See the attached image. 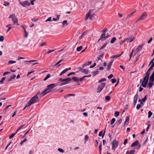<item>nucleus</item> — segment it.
Wrapping results in <instances>:
<instances>
[{
  "instance_id": "16",
  "label": "nucleus",
  "mask_w": 154,
  "mask_h": 154,
  "mask_svg": "<svg viewBox=\"0 0 154 154\" xmlns=\"http://www.w3.org/2000/svg\"><path fill=\"white\" fill-rule=\"evenodd\" d=\"M88 32V31H86L84 32L82 34V35L79 37V39H82V38L83 37V36L84 35H86L87 34Z\"/></svg>"
},
{
  "instance_id": "46",
  "label": "nucleus",
  "mask_w": 154,
  "mask_h": 154,
  "mask_svg": "<svg viewBox=\"0 0 154 154\" xmlns=\"http://www.w3.org/2000/svg\"><path fill=\"white\" fill-rule=\"evenodd\" d=\"M101 146H102V143H101H101H100V145H99V151H100V154H101Z\"/></svg>"
},
{
  "instance_id": "20",
  "label": "nucleus",
  "mask_w": 154,
  "mask_h": 154,
  "mask_svg": "<svg viewBox=\"0 0 154 154\" xmlns=\"http://www.w3.org/2000/svg\"><path fill=\"white\" fill-rule=\"evenodd\" d=\"M46 89L45 90L43 91L42 93L43 94V95L44 96L47 93H49L51 91H48Z\"/></svg>"
},
{
  "instance_id": "29",
  "label": "nucleus",
  "mask_w": 154,
  "mask_h": 154,
  "mask_svg": "<svg viewBox=\"0 0 154 154\" xmlns=\"http://www.w3.org/2000/svg\"><path fill=\"white\" fill-rule=\"evenodd\" d=\"M138 98V94H137L136 95H135L134 98V101H136L137 102V100Z\"/></svg>"
},
{
  "instance_id": "59",
  "label": "nucleus",
  "mask_w": 154,
  "mask_h": 154,
  "mask_svg": "<svg viewBox=\"0 0 154 154\" xmlns=\"http://www.w3.org/2000/svg\"><path fill=\"white\" fill-rule=\"evenodd\" d=\"M4 40V37L3 36H0V41L2 42Z\"/></svg>"
},
{
  "instance_id": "28",
  "label": "nucleus",
  "mask_w": 154,
  "mask_h": 154,
  "mask_svg": "<svg viewBox=\"0 0 154 154\" xmlns=\"http://www.w3.org/2000/svg\"><path fill=\"white\" fill-rule=\"evenodd\" d=\"M105 131H104V133H103V134L102 135V131H100L99 132V136H102V138H103L104 137V134H105Z\"/></svg>"
},
{
  "instance_id": "19",
  "label": "nucleus",
  "mask_w": 154,
  "mask_h": 154,
  "mask_svg": "<svg viewBox=\"0 0 154 154\" xmlns=\"http://www.w3.org/2000/svg\"><path fill=\"white\" fill-rule=\"evenodd\" d=\"M153 82L150 81V80H149V82L148 84L149 89H150L152 87L153 84Z\"/></svg>"
},
{
  "instance_id": "15",
  "label": "nucleus",
  "mask_w": 154,
  "mask_h": 154,
  "mask_svg": "<svg viewBox=\"0 0 154 154\" xmlns=\"http://www.w3.org/2000/svg\"><path fill=\"white\" fill-rule=\"evenodd\" d=\"M139 143V141L136 140L131 145V147H134L137 145Z\"/></svg>"
},
{
  "instance_id": "62",
  "label": "nucleus",
  "mask_w": 154,
  "mask_h": 154,
  "mask_svg": "<svg viewBox=\"0 0 154 154\" xmlns=\"http://www.w3.org/2000/svg\"><path fill=\"white\" fill-rule=\"evenodd\" d=\"M150 74V73H149L148 72H146L145 73L146 76V77H148V78H149V76Z\"/></svg>"
},
{
  "instance_id": "2",
  "label": "nucleus",
  "mask_w": 154,
  "mask_h": 154,
  "mask_svg": "<svg viewBox=\"0 0 154 154\" xmlns=\"http://www.w3.org/2000/svg\"><path fill=\"white\" fill-rule=\"evenodd\" d=\"M105 85L106 84L105 83H101L99 85L97 88V92L98 93L100 92L105 87Z\"/></svg>"
},
{
  "instance_id": "24",
  "label": "nucleus",
  "mask_w": 154,
  "mask_h": 154,
  "mask_svg": "<svg viewBox=\"0 0 154 154\" xmlns=\"http://www.w3.org/2000/svg\"><path fill=\"white\" fill-rule=\"evenodd\" d=\"M89 72V70L88 69H83L82 71V72L84 73L85 74H87Z\"/></svg>"
},
{
  "instance_id": "40",
  "label": "nucleus",
  "mask_w": 154,
  "mask_h": 154,
  "mask_svg": "<svg viewBox=\"0 0 154 154\" xmlns=\"http://www.w3.org/2000/svg\"><path fill=\"white\" fill-rule=\"evenodd\" d=\"M148 118H149L150 117H151V116L152 115V113L151 111H149L148 112Z\"/></svg>"
},
{
  "instance_id": "7",
  "label": "nucleus",
  "mask_w": 154,
  "mask_h": 154,
  "mask_svg": "<svg viewBox=\"0 0 154 154\" xmlns=\"http://www.w3.org/2000/svg\"><path fill=\"white\" fill-rule=\"evenodd\" d=\"M30 101L32 103V104L37 102L39 101L38 96L35 95L30 100Z\"/></svg>"
},
{
  "instance_id": "11",
  "label": "nucleus",
  "mask_w": 154,
  "mask_h": 154,
  "mask_svg": "<svg viewBox=\"0 0 154 154\" xmlns=\"http://www.w3.org/2000/svg\"><path fill=\"white\" fill-rule=\"evenodd\" d=\"M56 86V85L54 84H52L48 85L47 86V89L48 90H51L54 88Z\"/></svg>"
},
{
  "instance_id": "3",
  "label": "nucleus",
  "mask_w": 154,
  "mask_h": 154,
  "mask_svg": "<svg viewBox=\"0 0 154 154\" xmlns=\"http://www.w3.org/2000/svg\"><path fill=\"white\" fill-rule=\"evenodd\" d=\"M149 78H148V77H146V76L144 77L141 84V85L144 88L146 87L148 82Z\"/></svg>"
},
{
  "instance_id": "36",
  "label": "nucleus",
  "mask_w": 154,
  "mask_h": 154,
  "mask_svg": "<svg viewBox=\"0 0 154 154\" xmlns=\"http://www.w3.org/2000/svg\"><path fill=\"white\" fill-rule=\"evenodd\" d=\"M17 132L16 131V132L14 133H13L9 137V139H11L13 138L14 136L17 133Z\"/></svg>"
},
{
  "instance_id": "21",
  "label": "nucleus",
  "mask_w": 154,
  "mask_h": 154,
  "mask_svg": "<svg viewBox=\"0 0 154 154\" xmlns=\"http://www.w3.org/2000/svg\"><path fill=\"white\" fill-rule=\"evenodd\" d=\"M122 119H120L119 120H117L116 121V125H120L121 124V123L122 122Z\"/></svg>"
},
{
  "instance_id": "6",
  "label": "nucleus",
  "mask_w": 154,
  "mask_h": 154,
  "mask_svg": "<svg viewBox=\"0 0 154 154\" xmlns=\"http://www.w3.org/2000/svg\"><path fill=\"white\" fill-rule=\"evenodd\" d=\"M147 15L146 12H143L141 15V16L137 20L138 21L142 20H143L146 18Z\"/></svg>"
},
{
  "instance_id": "34",
  "label": "nucleus",
  "mask_w": 154,
  "mask_h": 154,
  "mask_svg": "<svg viewBox=\"0 0 154 154\" xmlns=\"http://www.w3.org/2000/svg\"><path fill=\"white\" fill-rule=\"evenodd\" d=\"M82 48V46H80V47H78L77 48L76 51H80L81 50Z\"/></svg>"
},
{
  "instance_id": "63",
  "label": "nucleus",
  "mask_w": 154,
  "mask_h": 154,
  "mask_svg": "<svg viewBox=\"0 0 154 154\" xmlns=\"http://www.w3.org/2000/svg\"><path fill=\"white\" fill-rule=\"evenodd\" d=\"M111 66L109 65V64H108L107 65V70L109 71V69H111Z\"/></svg>"
},
{
  "instance_id": "4",
  "label": "nucleus",
  "mask_w": 154,
  "mask_h": 154,
  "mask_svg": "<svg viewBox=\"0 0 154 154\" xmlns=\"http://www.w3.org/2000/svg\"><path fill=\"white\" fill-rule=\"evenodd\" d=\"M118 142L116 139H115L113 140L112 143V149L115 150V149L118 146Z\"/></svg>"
},
{
  "instance_id": "61",
  "label": "nucleus",
  "mask_w": 154,
  "mask_h": 154,
  "mask_svg": "<svg viewBox=\"0 0 154 154\" xmlns=\"http://www.w3.org/2000/svg\"><path fill=\"white\" fill-rule=\"evenodd\" d=\"M141 106L140 104H137V106H136L137 109L138 110L139 109L140 107Z\"/></svg>"
},
{
  "instance_id": "23",
  "label": "nucleus",
  "mask_w": 154,
  "mask_h": 154,
  "mask_svg": "<svg viewBox=\"0 0 154 154\" xmlns=\"http://www.w3.org/2000/svg\"><path fill=\"white\" fill-rule=\"evenodd\" d=\"M72 79L75 82H79V79L75 77H73L72 78Z\"/></svg>"
},
{
  "instance_id": "5",
  "label": "nucleus",
  "mask_w": 154,
  "mask_h": 154,
  "mask_svg": "<svg viewBox=\"0 0 154 154\" xmlns=\"http://www.w3.org/2000/svg\"><path fill=\"white\" fill-rule=\"evenodd\" d=\"M71 81V79L69 77L66 79H63V82H64L60 84V86H61L67 84L69 83Z\"/></svg>"
},
{
  "instance_id": "33",
  "label": "nucleus",
  "mask_w": 154,
  "mask_h": 154,
  "mask_svg": "<svg viewBox=\"0 0 154 154\" xmlns=\"http://www.w3.org/2000/svg\"><path fill=\"white\" fill-rule=\"evenodd\" d=\"M32 103L29 100V101L27 103L26 105L25 106V107H29L30 106L32 105Z\"/></svg>"
},
{
  "instance_id": "57",
  "label": "nucleus",
  "mask_w": 154,
  "mask_h": 154,
  "mask_svg": "<svg viewBox=\"0 0 154 154\" xmlns=\"http://www.w3.org/2000/svg\"><path fill=\"white\" fill-rule=\"evenodd\" d=\"M116 81V79H111V82L112 83H115Z\"/></svg>"
},
{
  "instance_id": "56",
  "label": "nucleus",
  "mask_w": 154,
  "mask_h": 154,
  "mask_svg": "<svg viewBox=\"0 0 154 154\" xmlns=\"http://www.w3.org/2000/svg\"><path fill=\"white\" fill-rule=\"evenodd\" d=\"M129 38H127L126 39H125V40H123V42H129Z\"/></svg>"
},
{
  "instance_id": "35",
  "label": "nucleus",
  "mask_w": 154,
  "mask_h": 154,
  "mask_svg": "<svg viewBox=\"0 0 154 154\" xmlns=\"http://www.w3.org/2000/svg\"><path fill=\"white\" fill-rule=\"evenodd\" d=\"M47 45V44L46 42H44L42 43L40 45V47H43V46H46Z\"/></svg>"
},
{
  "instance_id": "43",
  "label": "nucleus",
  "mask_w": 154,
  "mask_h": 154,
  "mask_svg": "<svg viewBox=\"0 0 154 154\" xmlns=\"http://www.w3.org/2000/svg\"><path fill=\"white\" fill-rule=\"evenodd\" d=\"M27 140V139L26 138H25L23 141H22L20 143V145H22L24 143L26 142Z\"/></svg>"
},
{
  "instance_id": "41",
  "label": "nucleus",
  "mask_w": 154,
  "mask_h": 154,
  "mask_svg": "<svg viewBox=\"0 0 154 154\" xmlns=\"http://www.w3.org/2000/svg\"><path fill=\"white\" fill-rule=\"evenodd\" d=\"M16 62L15 61L10 60L8 61V64H12L14 63H15Z\"/></svg>"
},
{
  "instance_id": "49",
  "label": "nucleus",
  "mask_w": 154,
  "mask_h": 154,
  "mask_svg": "<svg viewBox=\"0 0 154 154\" xmlns=\"http://www.w3.org/2000/svg\"><path fill=\"white\" fill-rule=\"evenodd\" d=\"M129 40H130L129 42L130 43H131V42H132L133 41V40L135 39L134 37H133L132 38L131 37H129Z\"/></svg>"
},
{
  "instance_id": "37",
  "label": "nucleus",
  "mask_w": 154,
  "mask_h": 154,
  "mask_svg": "<svg viewBox=\"0 0 154 154\" xmlns=\"http://www.w3.org/2000/svg\"><path fill=\"white\" fill-rule=\"evenodd\" d=\"M128 105H126L124 107V109L123 110V112L126 110L128 109Z\"/></svg>"
},
{
  "instance_id": "52",
  "label": "nucleus",
  "mask_w": 154,
  "mask_h": 154,
  "mask_svg": "<svg viewBox=\"0 0 154 154\" xmlns=\"http://www.w3.org/2000/svg\"><path fill=\"white\" fill-rule=\"evenodd\" d=\"M58 150L60 152H62V153H63L64 152V150L63 149H62L60 148H58Z\"/></svg>"
},
{
  "instance_id": "1",
  "label": "nucleus",
  "mask_w": 154,
  "mask_h": 154,
  "mask_svg": "<svg viewBox=\"0 0 154 154\" xmlns=\"http://www.w3.org/2000/svg\"><path fill=\"white\" fill-rule=\"evenodd\" d=\"M9 18H12L13 23L14 24H16L17 25H19V24L18 23V20L16 18L15 16V14H13L10 15Z\"/></svg>"
},
{
  "instance_id": "17",
  "label": "nucleus",
  "mask_w": 154,
  "mask_h": 154,
  "mask_svg": "<svg viewBox=\"0 0 154 154\" xmlns=\"http://www.w3.org/2000/svg\"><path fill=\"white\" fill-rule=\"evenodd\" d=\"M149 80L152 82L154 81V72H153L152 75L150 76Z\"/></svg>"
},
{
  "instance_id": "31",
  "label": "nucleus",
  "mask_w": 154,
  "mask_h": 154,
  "mask_svg": "<svg viewBox=\"0 0 154 154\" xmlns=\"http://www.w3.org/2000/svg\"><path fill=\"white\" fill-rule=\"evenodd\" d=\"M67 70L66 69H65L64 70H63V71H62L61 73L60 74V75L61 76V75L65 73L66 72H67Z\"/></svg>"
},
{
  "instance_id": "22",
  "label": "nucleus",
  "mask_w": 154,
  "mask_h": 154,
  "mask_svg": "<svg viewBox=\"0 0 154 154\" xmlns=\"http://www.w3.org/2000/svg\"><path fill=\"white\" fill-rule=\"evenodd\" d=\"M104 55V54L103 53L101 54L98 57V60H101L103 58Z\"/></svg>"
},
{
  "instance_id": "12",
  "label": "nucleus",
  "mask_w": 154,
  "mask_h": 154,
  "mask_svg": "<svg viewBox=\"0 0 154 154\" xmlns=\"http://www.w3.org/2000/svg\"><path fill=\"white\" fill-rule=\"evenodd\" d=\"M143 46V45H142L138 46L136 49V51L137 53L138 52L140 51L141 50Z\"/></svg>"
},
{
  "instance_id": "39",
  "label": "nucleus",
  "mask_w": 154,
  "mask_h": 154,
  "mask_svg": "<svg viewBox=\"0 0 154 154\" xmlns=\"http://www.w3.org/2000/svg\"><path fill=\"white\" fill-rule=\"evenodd\" d=\"M119 114V112L118 111H116L114 113V116L116 117H117Z\"/></svg>"
},
{
  "instance_id": "14",
  "label": "nucleus",
  "mask_w": 154,
  "mask_h": 154,
  "mask_svg": "<svg viewBox=\"0 0 154 154\" xmlns=\"http://www.w3.org/2000/svg\"><path fill=\"white\" fill-rule=\"evenodd\" d=\"M91 61H88L87 62H85L84 64H83L82 66V67L83 68H84L85 66H87L88 65H89L91 64Z\"/></svg>"
},
{
  "instance_id": "30",
  "label": "nucleus",
  "mask_w": 154,
  "mask_h": 154,
  "mask_svg": "<svg viewBox=\"0 0 154 154\" xmlns=\"http://www.w3.org/2000/svg\"><path fill=\"white\" fill-rule=\"evenodd\" d=\"M116 37H113L110 41V43H113L116 40Z\"/></svg>"
},
{
  "instance_id": "60",
  "label": "nucleus",
  "mask_w": 154,
  "mask_h": 154,
  "mask_svg": "<svg viewBox=\"0 0 154 154\" xmlns=\"http://www.w3.org/2000/svg\"><path fill=\"white\" fill-rule=\"evenodd\" d=\"M9 4L10 3H9L5 2L3 4V5L6 6H8Z\"/></svg>"
},
{
  "instance_id": "9",
  "label": "nucleus",
  "mask_w": 154,
  "mask_h": 154,
  "mask_svg": "<svg viewBox=\"0 0 154 154\" xmlns=\"http://www.w3.org/2000/svg\"><path fill=\"white\" fill-rule=\"evenodd\" d=\"M92 10H93L90 9L89 10L88 13L86 15L85 18V20H87L88 18H89L90 19H91L92 15H91V11Z\"/></svg>"
},
{
  "instance_id": "45",
  "label": "nucleus",
  "mask_w": 154,
  "mask_h": 154,
  "mask_svg": "<svg viewBox=\"0 0 154 154\" xmlns=\"http://www.w3.org/2000/svg\"><path fill=\"white\" fill-rule=\"evenodd\" d=\"M25 125V124H23V125H22L20 126L19 127L18 129L16 130V132H17V131L18 130H20L23 126H24Z\"/></svg>"
},
{
  "instance_id": "55",
  "label": "nucleus",
  "mask_w": 154,
  "mask_h": 154,
  "mask_svg": "<svg viewBox=\"0 0 154 154\" xmlns=\"http://www.w3.org/2000/svg\"><path fill=\"white\" fill-rule=\"evenodd\" d=\"M146 100V95L142 99V101L143 102H145Z\"/></svg>"
},
{
  "instance_id": "64",
  "label": "nucleus",
  "mask_w": 154,
  "mask_h": 154,
  "mask_svg": "<svg viewBox=\"0 0 154 154\" xmlns=\"http://www.w3.org/2000/svg\"><path fill=\"white\" fill-rule=\"evenodd\" d=\"M154 67V65H153V64H152L151 66L150 67V68L149 69V70H151Z\"/></svg>"
},
{
  "instance_id": "58",
  "label": "nucleus",
  "mask_w": 154,
  "mask_h": 154,
  "mask_svg": "<svg viewBox=\"0 0 154 154\" xmlns=\"http://www.w3.org/2000/svg\"><path fill=\"white\" fill-rule=\"evenodd\" d=\"M135 152V150H131L129 154H134Z\"/></svg>"
},
{
  "instance_id": "42",
  "label": "nucleus",
  "mask_w": 154,
  "mask_h": 154,
  "mask_svg": "<svg viewBox=\"0 0 154 154\" xmlns=\"http://www.w3.org/2000/svg\"><path fill=\"white\" fill-rule=\"evenodd\" d=\"M115 119L114 118H112V120H111V125H112V124H113L115 121Z\"/></svg>"
},
{
  "instance_id": "44",
  "label": "nucleus",
  "mask_w": 154,
  "mask_h": 154,
  "mask_svg": "<svg viewBox=\"0 0 154 154\" xmlns=\"http://www.w3.org/2000/svg\"><path fill=\"white\" fill-rule=\"evenodd\" d=\"M107 43L106 42L104 45H103L100 48V50H101L103 48H104L106 45Z\"/></svg>"
},
{
  "instance_id": "18",
  "label": "nucleus",
  "mask_w": 154,
  "mask_h": 154,
  "mask_svg": "<svg viewBox=\"0 0 154 154\" xmlns=\"http://www.w3.org/2000/svg\"><path fill=\"white\" fill-rule=\"evenodd\" d=\"M123 52H122L121 53V54L119 55H115L112 56L110 57V58H117L119 57L122 54Z\"/></svg>"
},
{
  "instance_id": "51",
  "label": "nucleus",
  "mask_w": 154,
  "mask_h": 154,
  "mask_svg": "<svg viewBox=\"0 0 154 154\" xmlns=\"http://www.w3.org/2000/svg\"><path fill=\"white\" fill-rule=\"evenodd\" d=\"M10 72H6L4 73L3 74V76L6 75L8 74H10Z\"/></svg>"
},
{
  "instance_id": "38",
  "label": "nucleus",
  "mask_w": 154,
  "mask_h": 154,
  "mask_svg": "<svg viewBox=\"0 0 154 154\" xmlns=\"http://www.w3.org/2000/svg\"><path fill=\"white\" fill-rule=\"evenodd\" d=\"M6 78L5 77H2L1 80L0 81V84H2L3 83L4 81L5 80Z\"/></svg>"
},
{
  "instance_id": "27",
  "label": "nucleus",
  "mask_w": 154,
  "mask_h": 154,
  "mask_svg": "<svg viewBox=\"0 0 154 154\" xmlns=\"http://www.w3.org/2000/svg\"><path fill=\"white\" fill-rule=\"evenodd\" d=\"M135 11H136V10H134L133 12L131 13L130 14L128 15H127V17L128 18L130 17L131 16H132L133 15V14L135 12Z\"/></svg>"
},
{
  "instance_id": "10",
  "label": "nucleus",
  "mask_w": 154,
  "mask_h": 154,
  "mask_svg": "<svg viewBox=\"0 0 154 154\" xmlns=\"http://www.w3.org/2000/svg\"><path fill=\"white\" fill-rule=\"evenodd\" d=\"M105 33H103L101 34L100 38L99 39L98 42H99L100 41H103L106 39L105 38Z\"/></svg>"
},
{
  "instance_id": "54",
  "label": "nucleus",
  "mask_w": 154,
  "mask_h": 154,
  "mask_svg": "<svg viewBox=\"0 0 154 154\" xmlns=\"http://www.w3.org/2000/svg\"><path fill=\"white\" fill-rule=\"evenodd\" d=\"M110 99V97L109 96H107L105 97V99L107 100H109Z\"/></svg>"
},
{
  "instance_id": "25",
  "label": "nucleus",
  "mask_w": 154,
  "mask_h": 154,
  "mask_svg": "<svg viewBox=\"0 0 154 154\" xmlns=\"http://www.w3.org/2000/svg\"><path fill=\"white\" fill-rule=\"evenodd\" d=\"M92 75L93 76H94L97 74H98L99 72L97 70L93 72H92Z\"/></svg>"
},
{
  "instance_id": "26",
  "label": "nucleus",
  "mask_w": 154,
  "mask_h": 154,
  "mask_svg": "<svg viewBox=\"0 0 154 154\" xmlns=\"http://www.w3.org/2000/svg\"><path fill=\"white\" fill-rule=\"evenodd\" d=\"M63 60L61 59L59 61H58L57 63L54 65V66H57V67H59L60 65V64L58 65Z\"/></svg>"
},
{
  "instance_id": "53",
  "label": "nucleus",
  "mask_w": 154,
  "mask_h": 154,
  "mask_svg": "<svg viewBox=\"0 0 154 154\" xmlns=\"http://www.w3.org/2000/svg\"><path fill=\"white\" fill-rule=\"evenodd\" d=\"M47 21H51V17H50L48 18L46 20L45 22H46Z\"/></svg>"
},
{
  "instance_id": "47",
  "label": "nucleus",
  "mask_w": 154,
  "mask_h": 154,
  "mask_svg": "<svg viewBox=\"0 0 154 154\" xmlns=\"http://www.w3.org/2000/svg\"><path fill=\"white\" fill-rule=\"evenodd\" d=\"M106 80V79L105 78L101 79L98 81L99 82H102L105 81Z\"/></svg>"
},
{
  "instance_id": "50",
  "label": "nucleus",
  "mask_w": 154,
  "mask_h": 154,
  "mask_svg": "<svg viewBox=\"0 0 154 154\" xmlns=\"http://www.w3.org/2000/svg\"><path fill=\"white\" fill-rule=\"evenodd\" d=\"M62 23L63 26H64L65 24H66V25H68V24L67 23V20H64L63 21Z\"/></svg>"
},
{
  "instance_id": "48",
  "label": "nucleus",
  "mask_w": 154,
  "mask_h": 154,
  "mask_svg": "<svg viewBox=\"0 0 154 154\" xmlns=\"http://www.w3.org/2000/svg\"><path fill=\"white\" fill-rule=\"evenodd\" d=\"M108 30V29H107V28H104L103 29L102 31L101 32H103V33H105L106 32V31H107Z\"/></svg>"
},
{
  "instance_id": "8",
  "label": "nucleus",
  "mask_w": 154,
  "mask_h": 154,
  "mask_svg": "<svg viewBox=\"0 0 154 154\" xmlns=\"http://www.w3.org/2000/svg\"><path fill=\"white\" fill-rule=\"evenodd\" d=\"M20 4L23 7H25L27 6L30 5V3L27 1H25L24 2H20Z\"/></svg>"
},
{
  "instance_id": "13",
  "label": "nucleus",
  "mask_w": 154,
  "mask_h": 154,
  "mask_svg": "<svg viewBox=\"0 0 154 154\" xmlns=\"http://www.w3.org/2000/svg\"><path fill=\"white\" fill-rule=\"evenodd\" d=\"M129 116H126L125 117V122L124 126H125V125H128L129 123Z\"/></svg>"
},
{
  "instance_id": "32",
  "label": "nucleus",
  "mask_w": 154,
  "mask_h": 154,
  "mask_svg": "<svg viewBox=\"0 0 154 154\" xmlns=\"http://www.w3.org/2000/svg\"><path fill=\"white\" fill-rule=\"evenodd\" d=\"M51 76L50 75V74H48L46 75V77L44 79V81L50 78Z\"/></svg>"
}]
</instances>
